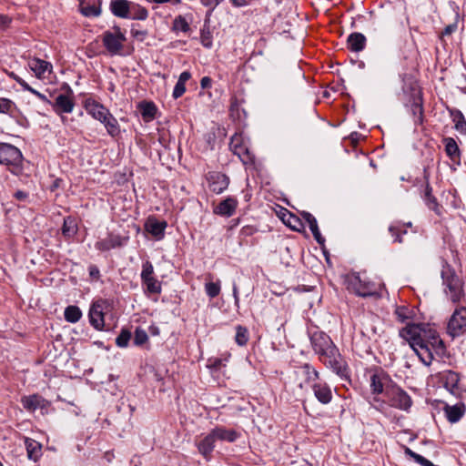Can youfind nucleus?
I'll return each instance as SVG.
<instances>
[{"label":"nucleus","instance_id":"obj_1","mask_svg":"<svg viewBox=\"0 0 466 466\" xmlns=\"http://www.w3.org/2000/svg\"><path fill=\"white\" fill-rule=\"evenodd\" d=\"M310 343L314 352L327 368L341 379L350 378L348 365L329 335L323 331H315L310 335Z\"/></svg>","mask_w":466,"mask_h":466},{"label":"nucleus","instance_id":"obj_2","mask_svg":"<svg viewBox=\"0 0 466 466\" xmlns=\"http://www.w3.org/2000/svg\"><path fill=\"white\" fill-rule=\"evenodd\" d=\"M443 292L453 304H461L466 301V293L462 279L456 274L454 268L445 262L441 272Z\"/></svg>","mask_w":466,"mask_h":466},{"label":"nucleus","instance_id":"obj_3","mask_svg":"<svg viewBox=\"0 0 466 466\" xmlns=\"http://www.w3.org/2000/svg\"><path fill=\"white\" fill-rule=\"evenodd\" d=\"M22 153L16 147L0 143V164L7 166L12 173L18 175L22 171Z\"/></svg>","mask_w":466,"mask_h":466},{"label":"nucleus","instance_id":"obj_4","mask_svg":"<svg viewBox=\"0 0 466 466\" xmlns=\"http://www.w3.org/2000/svg\"><path fill=\"white\" fill-rule=\"evenodd\" d=\"M127 38L119 26H114L102 35V43L110 56L121 55Z\"/></svg>","mask_w":466,"mask_h":466},{"label":"nucleus","instance_id":"obj_5","mask_svg":"<svg viewBox=\"0 0 466 466\" xmlns=\"http://www.w3.org/2000/svg\"><path fill=\"white\" fill-rule=\"evenodd\" d=\"M447 332L451 337H459L466 333V307L460 306L455 309L451 314L448 325Z\"/></svg>","mask_w":466,"mask_h":466},{"label":"nucleus","instance_id":"obj_6","mask_svg":"<svg viewBox=\"0 0 466 466\" xmlns=\"http://www.w3.org/2000/svg\"><path fill=\"white\" fill-rule=\"evenodd\" d=\"M385 395L389 400L390 405L393 408L408 410L411 407V398L398 386L387 388Z\"/></svg>","mask_w":466,"mask_h":466},{"label":"nucleus","instance_id":"obj_7","mask_svg":"<svg viewBox=\"0 0 466 466\" xmlns=\"http://www.w3.org/2000/svg\"><path fill=\"white\" fill-rule=\"evenodd\" d=\"M348 289L360 297H372L377 294L375 284L352 275L348 279Z\"/></svg>","mask_w":466,"mask_h":466},{"label":"nucleus","instance_id":"obj_8","mask_svg":"<svg viewBox=\"0 0 466 466\" xmlns=\"http://www.w3.org/2000/svg\"><path fill=\"white\" fill-rule=\"evenodd\" d=\"M427 324L407 323V325L400 329V336L405 339L411 347H416L421 343L423 333Z\"/></svg>","mask_w":466,"mask_h":466},{"label":"nucleus","instance_id":"obj_9","mask_svg":"<svg viewBox=\"0 0 466 466\" xmlns=\"http://www.w3.org/2000/svg\"><path fill=\"white\" fill-rule=\"evenodd\" d=\"M21 403L25 410L34 412L40 410L42 414L47 413L51 402L39 394H32L21 398Z\"/></svg>","mask_w":466,"mask_h":466},{"label":"nucleus","instance_id":"obj_10","mask_svg":"<svg viewBox=\"0 0 466 466\" xmlns=\"http://www.w3.org/2000/svg\"><path fill=\"white\" fill-rule=\"evenodd\" d=\"M206 179L209 189L216 194H221L229 185V177L218 171L208 172Z\"/></svg>","mask_w":466,"mask_h":466},{"label":"nucleus","instance_id":"obj_11","mask_svg":"<svg viewBox=\"0 0 466 466\" xmlns=\"http://www.w3.org/2000/svg\"><path fill=\"white\" fill-rule=\"evenodd\" d=\"M421 343L434 350L436 355H441L444 350V344L437 330L427 325L423 333Z\"/></svg>","mask_w":466,"mask_h":466},{"label":"nucleus","instance_id":"obj_12","mask_svg":"<svg viewBox=\"0 0 466 466\" xmlns=\"http://www.w3.org/2000/svg\"><path fill=\"white\" fill-rule=\"evenodd\" d=\"M84 107L88 115L94 119L101 122L110 112L104 105L93 98H86L84 102Z\"/></svg>","mask_w":466,"mask_h":466},{"label":"nucleus","instance_id":"obj_13","mask_svg":"<svg viewBox=\"0 0 466 466\" xmlns=\"http://www.w3.org/2000/svg\"><path fill=\"white\" fill-rule=\"evenodd\" d=\"M390 382H391L390 378L387 373L380 370L378 372H375L370 377V389L372 393L374 394H380L385 393L387 388H390L389 386Z\"/></svg>","mask_w":466,"mask_h":466},{"label":"nucleus","instance_id":"obj_14","mask_svg":"<svg viewBox=\"0 0 466 466\" xmlns=\"http://www.w3.org/2000/svg\"><path fill=\"white\" fill-rule=\"evenodd\" d=\"M311 389L315 398L321 404L326 405L332 400V390L327 382L319 380L311 385Z\"/></svg>","mask_w":466,"mask_h":466},{"label":"nucleus","instance_id":"obj_15","mask_svg":"<svg viewBox=\"0 0 466 466\" xmlns=\"http://www.w3.org/2000/svg\"><path fill=\"white\" fill-rule=\"evenodd\" d=\"M28 66L38 79L46 78V74H51L53 68L51 63L36 57L28 60Z\"/></svg>","mask_w":466,"mask_h":466},{"label":"nucleus","instance_id":"obj_16","mask_svg":"<svg viewBox=\"0 0 466 466\" xmlns=\"http://www.w3.org/2000/svg\"><path fill=\"white\" fill-rule=\"evenodd\" d=\"M441 380L445 389L452 395L459 396L461 390L459 388V382L461 376L459 373L453 370H446L441 375Z\"/></svg>","mask_w":466,"mask_h":466},{"label":"nucleus","instance_id":"obj_17","mask_svg":"<svg viewBox=\"0 0 466 466\" xmlns=\"http://www.w3.org/2000/svg\"><path fill=\"white\" fill-rule=\"evenodd\" d=\"M443 411L449 422L456 423L464 416L466 405L463 402H458L454 405L445 404Z\"/></svg>","mask_w":466,"mask_h":466},{"label":"nucleus","instance_id":"obj_18","mask_svg":"<svg viewBox=\"0 0 466 466\" xmlns=\"http://www.w3.org/2000/svg\"><path fill=\"white\" fill-rule=\"evenodd\" d=\"M238 207V200L235 198L228 197L222 200L213 209L214 214L229 218L233 216Z\"/></svg>","mask_w":466,"mask_h":466},{"label":"nucleus","instance_id":"obj_19","mask_svg":"<svg viewBox=\"0 0 466 466\" xmlns=\"http://www.w3.org/2000/svg\"><path fill=\"white\" fill-rule=\"evenodd\" d=\"M74 106V99L70 96L65 94L58 95L53 104L55 112L59 115L62 113H71Z\"/></svg>","mask_w":466,"mask_h":466},{"label":"nucleus","instance_id":"obj_20","mask_svg":"<svg viewBox=\"0 0 466 466\" xmlns=\"http://www.w3.org/2000/svg\"><path fill=\"white\" fill-rule=\"evenodd\" d=\"M109 7L115 16L127 18L129 17L131 2L128 0H112Z\"/></svg>","mask_w":466,"mask_h":466},{"label":"nucleus","instance_id":"obj_21","mask_svg":"<svg viewBox=\"0 0 466 466\" xmlns=\"http://www.w3.org/2000/svg\"><path fill=\"white\" fill-rule=\"evenodd\" d=\"M88 315L91 325L96 329L102 330L105 325L102 306L98 303H94L90 308Z\"/></svg>","mask_w":466,"mask_h":466},{"label":"nucleus","instance_id":"obj_22","mask_svg":"<svg viewBox=\"0 0 466 466\" xmlns=\"http://www.w3.org/2000/svg\"><path fill=\"white\" fill-rule=\"evenodd\" d=\"M411 349L415 351L420 361L426 365L430 366L434 360V350H431V347L423 343H419L416 347H411Z\"/></svg>","mask_w":466,"mask_h":466},{"label":"nucleus","instance_id":"obj_23","mask_svg":"<svg viewBox=\"0 0 466 466\" xmlns=\"http://www.w3.org/2000/svg\"><path fill=\"white\" fill-rule=\"evenodd\" d=\"M27 458L35 462L42 456V444L31 438H25Z\"/></svg>","mask_w":466,"mask_h":466},{"label":"nucleus","instance_id":"obj_24","mask_svg":"<svg viewBox=\"0 0 466 466\" xmlns=\"http://www.w3.org/2000/svg\"><path fill=\"white\" fill-rule=\"evenodd\" d=\"M121 245L122 242L120 236L108 234L106 238H103L96 243V248L100 251H107L112 248L120 247Z\"/></svg>","mask_w":466,"mask_h":466},{"label":"nucleus","instance_id":"obj_25","mask_svg":"<svg viewBox=\"0 0 466 466\" xmlns=\"http://www.w3.org/2000/svg\"><path fill=\"white\" fill-rule=\"evenodd\" d=\"M217 441L214 432L211 431L206 437L203 438L198 444V451L205 457L210 456L211 452L215 448V442Z\"/></svg>","mask_w":466,"mask_h":466},{"label":"nucleus","instance_id":"obj_26","mask_svg":"<svg viewBox=\"0 0 466 466\" xmlns=\"http://www.w3.org/2000/svg\"><path fill=\"white\" fill-rule=\"evenodd\" d=\"M366 46V37L361 33H352L348 36L347 46L352 52H360Z\"/></svg>","mask_w":466,"mask_h":466},{"label":"nucleus","instance_id":"obj_27","mask_svg":"<svg viewBox=\"0 0 466 466\" xmlns=\"http://www.w3.org/2000/svg\"><path fill=\"white\" fill-rule=\"evenodd\" d=\"M146 230L157 238V239H161L164 237L165 228L167 227V223L165 221H157L155 218H149L146 225Z\"/></svg>","mask_w":466,"mask_h":466},{"label":"nucleus","instance_id":"obj_28","mask_svg":"<svg viewBox=\"0 0 466 466\" xmlns=\"http://www.w3.org/2000/svg\"><path fill=\"white\" fill-rule=\"evenodd\" d=\"M302 218L308 223L310 231L313 234L314 238L319 244H322L324 242V238H322L320 231L319 229L318 222L315 217L309 212L303 211L300 213Z\"/></svg>","mask_w":466,"mask_h":466},{"label":"nucleus","instance_id":"obj_29","mask_svg":"<svg viewBox=\"0 0 466 466\" xmlns=\"http://www.w3.org/2000/svg\"><path fill=\"white\" fill-rule=\"evenodd\" d=\"M212 431L217 441L234 442L239 437V433L235 430L226 429L224 427H216Z\"/></svg>","mask_w":466,"mask_h":466},{"label":"nucleus","instance_id":"obj_30","mask_svg":"<svg viewBox=\"0 0 466 466\" xmlns=\"http://www.w3.org/2000/svg\"><path fill=\"white\" fill-rule=\"evenodd\" d=\"M138 109L145 122H150L154 120L157 114V107L153 102H141L138 105Z\"/></svg>","mask_w":466,"mask_h":466},{"label":"nucleus","instance_id":"obj_31","mask_svg":"<svg viewBox=\"0 0 466 466\" xmlns=\"http://www.w3.org/2000/svg\"><path fill=\"white\" fill-rule=\"evenodd\" d=\"M443 143L445 146V152L451 160L453 162H459L461 158V151L455 139L452 137H445L443 139Z\"/></svg>","mask_w":466,"mask_h":466},{"label":"nucleus","instance_id":"obj_32","mask_svg":"<svg viewBox=\"0 0 466 466\" xmlns=\"http://www.w3.org/2000/svg\"><path fill=\"white\" fill-rule=\"evenodd\" d=\"M100 123L104 125L107 134L110 137H116L119 136L121 132L120 126L118 124L117 119L110 112L105 117V120L101 121Z\"/></svg>","mask_w":466,"mask_h":466},{"label":"nucleus","instance_id":"obj_33","mask_svg":"<svg viewBox=\"0 0 466 466\" xmlns=\"http://www.w3.org/2000/svg\"><path fill=\"white\" fill-rule=\"evenodd\" d=\"M431 192L432 188L429 183H427L424 191V201L430 209L433 210L438 216H441V207L439 205L436 198Z\"/></svg>","mask_w":466,"mask_h":466},{"label":"nucleus","instance_id":"obj_34","mask_svg":"<svg viewBox=\"0 0 466 466\" xmlns=\"http://www.w3.org/2000/svg\"><path fill=\"white\" fill-rule=\"evenodd\" d=\"M64 317L67 322L76 323L81 319L82 312L77 306L70 305L65 309Z\"/></svg>","mask_w":466,"mask_h":466},{"label":"nucleus","instance_id":"obj_35","mask_svg":"<svg viewBox=\"0 0 466 466\" xmlns=\"http://www.w3.org/2000/svg\"><path fill=\"white\" fill-rule=\"evenodd\" d=\"M148 15L147 10L133 2H131L129 17L130 19L145 20Z\"/></svg>","mask_w":466,"mask_h":466},{"label":"nucleus","instance_id":"obj_36","mask_svg":"<svg viewBox=\"0 0 466 466\" xmlns=\"http://www.w3.org/2000/svg\"><path fill=\"white\" fill-rule=\"evenodd\" d=\"M79 7L81 14L85 16H98L101 14L100 6L95 4L81 2Z\"/></svg>","mask_w":466,"mask_h":466},{"label":"nucleus","instance_id":"obj_37","mask_svg":"<svg viewBox=\"0 0 466 466\" xmlns=\"http://www.w3.org/2000/svg\"><path fill=\"white\" fill-rule=\"evenodd\" d=\"M452 120L455 123V128L461 134H466V121L460 110L451 111Z\"/></svg>","mask_w":466,"mask_h":466},{"label":"nucleus","instance_id":"obj_38","mask_svg":"<svg viewBox=\"0 0 466 466\" xmlns=\"http://www.w3.org/2000/svg\"><path fill=\"white\" fill-rule=\"evenodd\" d=\"M142 283L146 286V292L149 294L161 293V283L155 277L145 279Z\"/></svg>","mask_w":466,"mask_h":466},{"label":"nucleus","instance_id":"obj_39","mask_svg":"<svg viewBox=\"0 0 466 466\" xmlns=\"http://www.w3.org/2000/svg\"><path fill=\"white\" fill-rule=\"evenodd\" d=\"M285 216L287 217L284 218V224H286L288 227H289L291 229L295 231H300L303 228V224L299 217L296 215L286 212Z\"/></svg>","mask_w":466,"mask_h":466},{"label":"nucleus","instance_id":"obj_40","mask_svg":"<svg viewBox=\"0 0 466 466\" xmlns=\"http://www.w3.org/2000/svg\"><path fill=\"white\" fill-rule=\"evenodd\" d=\"M77 231L76 224L72 217H66L64 218V224L62 227V233L66 237L74 236Z\"/></svg>","mask_w":466,"mask_h":466},{"label":"nucleus","instance_id":"obj_41","mask_svg":"<svg viewBox=\"0 0 466 466\" xmlns=\"http://www.w3.org/2000/svg\"><path fill=\"white\" fill-rule=\"evenodd\" d=\"M303 372L306 376V381L312 384L319 380V372L310 364L305 363L302 366Z\"/></svg>","mask_w":466,"mask_h":466},{"label":"nucleus","instance_id":"obj_42","mask_svg":"<svg viewBox=\"0 0 466 466\" xmlns=\"http://www.w3.org/2000/svg\"><path fill=\"white\" fill-rule=\"evenodd\" d=\"M395 315L397 319L402 323L413 319V311L405 306L397 307Z\"/></svg>","mask_w":466,"mask_h":466},{"label":"nucleus","instance_id":"obj_43","mask_svg":"<svg viewBox=\"0 0 466 466\" xmlns=\"http://www.w3.org/2000/svg\"><path fill=\"white\" fill-rule=\"evenodd\" d=\"M235 340L239 346H245L248 343V331L247 328L240 325L236 328Z\"/></svg>","mask_w":466,"mask_h":466},{"label":"nucleus","instance_id":"obj_44","mask_svg":"<svg viewBox=\"0 0 466 466\" xmlns=\"http://www.w3.org/2000/svg\"><path fill=\"white\" fill-rule=\"evenodd\" d=\"M220 289L221 287L219 280H218L217 282L209 281L205 284V291L207 295L211 299L218 297V294L220 293Z\"/></svg>","mask_w":466,"mask_h":466},{"label":"nucleus","instance_id":"obj_45","mask_svg":"<svg viewBox=\"0 0 466 466\" xmlns=\"http://www.w3.org/2000/svg\"><path fill=\"white\" fill-rule=\"evenodd\" d=\"M406 453L412 458L417 463L421 466H436L431 461L427 460L423 456L412 451L410 449L406 450Z\"/></svg>","mask_w":466,"mask_h":466},{"label":"nucleus","instance_id":"obj_46","mask_svg":"<svg viewBox=\"0 0 466 466\" xmlns=\"http://www.w3.org/2000/svg\"><path fill=\"white\" fill-rule=\"evenodd\" d=\"M131 339V332L127 329H122L120 334L116 339V344L120 348H125L128 345Z\"/></svg>","mask_w":466,"mask_h":466},{"label":"nucleus","instance_id":"obj_47","mask_svg":"<svg viewBox=\"0 0 466 466\" xmlns=\"http://www.w3.org/2000/svg\"><path fill=\"white\" fill-rule=\"evenodd\" d=\"M173 28L182 32H187L190 29L188 23L182 15H178L174 19Z\"/></svg>","mask_w":466,"mask_h":466},{"label":"nucleus","instance_id":"obj_48","mask_svg":"<svg viewBox=\"0 0 466 466\" xmlns=\"http://www.w3.org/2000/svg\"><path fill=\"white\" fill-rule=\"evenodd\" d=\"M147 339H148V337H147L146 330H144L140 328L136 329L135 336H134V343L136 345H137V346L143 345L147 340Z\"/></svg>","mask_w":466,"mask_h":466},{"label":"nucleus","instance_id":"obj_49","mask_svg":"<svg viewBox=\"0 0 466 466\" xmlns=\"http://www.w3.org/2000/svg\"><path fill=\"white\" fill-rule=\"evenodd\" d=\"M154 277V268L150 261L147 260L142 265L141 280Z\"/></svg>","mask_w":466,"mask_h":466},{"label":"nucleus","instance_id":"obj_50","mask_svg":"<svg viewBox=\"0 0 466 466\" xmlns=\"http://www.w3.org/2000/svg\"><path fill=\"white\" fill-rule=\"evenodd\" d=\"M389 232L391 234L394 242H399V243L402 242V237H401L402 231L400 229V228L398 226H394V225L390 226ZM405 233H406V231L404 230L403 234H405Z\"/></svg>","mask_w":466,"mask_h":466},{"label":"nucleus","instance_id":"obj_51","mask_svg":"<svg viewBox=\"0 0 466 466\" xmlns=\"http://www.w3.org/2000/svg\"><path fill=\"white\" fill-rule=\"evenodd\" d=\"M14 103L7 98H0V113L8 114L11 113Z\"/></svg>","mask_w":466,"mask_h":466},{"label":"nucleus","instance_id":"obj_52","mask_svg":"<svg viewBox=\"0 0 466 466\" xmlns=\"http://www.w3.org/2000/svg\"><path fill=\"white\" fill-rule=\"evenodd\" d=\"M230 147L235 155L240 157L245 151L246 147L238 143V138H232L230 142Z\"/></svg>","mask_w":466,"mask_h":466},{"label":"nucleus","instance_id":"obj_53","mask_svg":"<svg viewBox=\"0 0 466 466\" xmlns=\"http://www.w3.org/2000/svg\"><path fill=\"white\" fill-rule=\"evenodd\" d=\"M185 92H186V86H185V84L177 82V84H176V86L174 87V90H173V97L174 98H178V97L182 96Z\"/></svg>","mask_w":466,"mask_h":466},{"label":"nucleus","instance_id":"obj_54","mask_svg":"<svg viewBox=\"0 0 466 466\" xmlns=\"http://www.w3.org/2000/svg\"><path fill=\"white\" fill-rule=\"evenodd\" d=\"M238 157L244 164L254 163V156L249 152L248 148H246L242 155Z\"/></svg>","mask_w":466,"mask_h":466},{"label":"nucleus","instance_id":"obj_55","mask_svg":"<svg viewBox=\"0 0 466 466\" xmlns=\"http://www.w3.org/2000/svg\"><path fill=\"white\" fill-rule=\"evenodd\" d=\"M238 157L244 164L254 163V156L249 152L248 148H246L242 155Z\"/></svg>","mask_w":466,"mask_h":466},{"label":"nucleus","instance_id":"obj_56","mask_svg":"<svg viewBox=\"0 0 466 466\" xmlns=\"http://www.w3.org/2000/svg\"><path fill=\"white\" fill-rule=\"evenodd\" d=\"M131 35L133 37H135L137 40L138 41H144L146 36H147V31H144V30H138V29H135V28H132L131 29Z\"/></svg>","mask_w":466,"mask_h":466},{"label":"nucleus","instance_id":"obj_57","mask_svg":"<svg viewBox=\"0 0 466 466\" xmlns=\"http://www.w3.org/2000/svg\"><path fill=\"white\" fill-rule=\"evenodd\" d=\"M225 366L221 359L208 360V367L213 370H218L220 367Z\"/></svg>","mask_w":466,"mask_h":466},{"label":"nucleus","instance_id":"obj_58","mask_svg":"<svg viewBox=\"0 0 466 466\" xmlns=\"http://www.w3.org/2000/svg\"><path fill=\"white\" fill-rule=\"evenodd\" d=\"M457 29L456 24H451L444 27L443 31L441 32V35H451L453 32H455Z\"/></svg>","mask_w":466,"mask_h":466},{"label":"nucleus","instance_id":"obj_59","mask_svg":"<svg viewBox=\"0 0 466 466\" xmlns=\"http://www.w3.org/2000/svg\"><path fill=\"white\" fill-rule=\"evenodd\" d=\"M8 76L11 78H13L16 83H18L22 86L23 89L25 88V86H27V83L23 78H21L19 76H17L15 73L10 72L8 74Z\"/></svg>","mask_w":466,"mask_h":466},{"label":"nucleus","instance_id":"obj_60","mask_svg":"<svg viewBox=\"0 0 466 466\" xmlns=\"http://www.w3.org/2000/svg\"><path fill=\"white\" fill-rule=\"evenodd\" d=\"M24 90L29 91L30 93L34 94L35 96H36L37 97H39L42 100H47L46 96L45 95H43L40 92L36 91L32 86H30L28 84H27V86H25Z\"/></svg>","mask_w":466,"mask_h":466},{"label":"nucleus","instance_id":"obj_61","mask_svg":"<svg viewBox=\"0 0 466 466\" xmlns=\"http://www.w3.org/2000/svg\"><path fill=\"white\" fill-rule=\"evenodd\" d=\"M24 90L29 91L30 93L34 94L35 96H36L37 97H39L42 100H47L46 96L45 95H43L40 92L36 91L32 86H30L28 84H27V86H25Z\"/></svg>","mask_w":466,"mask_h":466},{"label":"nucleus","instance_id":"obj_62","mask_svg":"<svg viewBox=\"0 0 466 466\" xmlns=\"http://www.w3.org/2000/svg\"><path fill=\"white\" fill-rule=\"evenodd\" d=\"M211 84H212V80L209 76H204L200 80V86L203 89L209 88L211 86Z\"/></svg>","mask_w":466,"mask_h":466},{"label":"nucleus","instance_id":"obj_63","mask_svg":"<svg viewBox=\"0 0 466 466\" xmlns=\"http://www.w3.org/2000/svg\"><path fill=\"white\" fill-rule=\"evenodd\" d=\"M11 19L5 15H0V28H5L10 24Z\"/></svg>","mask_w":466,"mask_h":466},{"label":"nucleus","instance_id":"obj_64","mask_svg":"<svg viewBox=\"0 0 466 466\" xmlns=\"http://www.w3.org/2000/svg\"><path fill=\"white\" fill-rule=\"evenodd\" d=\"M15 198L19 201H25L28 198V194L22 190H17L15 193Z\"/></svg>","mask_w":466,"mask_h":466}]
</instances>
